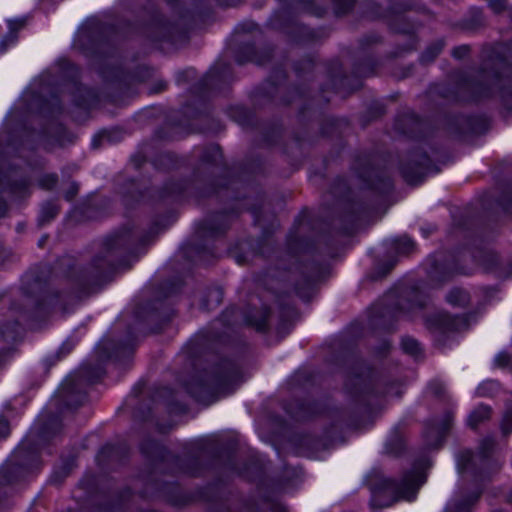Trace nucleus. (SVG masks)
Instances as JSON below:
<instances>
[{
  "instance_id": "nucleus-1",
  "label": "nucleus",
  "mask_w": 512,
  "mask_h": 512,
  "mask_svg": "<svg viewBox=\"0 0 512 512\" xmlns=\"http://www.w3.org/2000/svg\"><path fill=\"white\" fill-rule=\"evenodd\" d=\"M425 481L426 476L418 469L406 473L399 483L386 478L375 479L370 482L371 505L382 508L388 507L398 500L411 501Z\"/></svg>"
},
{
  "instance_id": "nucleus-2",
  "label": "nucleus",
  "mask_w": 512,
  "mask_h": 512,
  "mask_svg": "<svg viewBox=\"0 0 512 512\" xmlns=\"http://www.w3.org/2000/svg\"><path fill=\"white\" fill-rule=\"evenodd\" d=\"M503 47L494 48L484 60L482 69L475 79H463L460 83L459 98L463 100L479 99L489 96L494 88L503 80L500 78L499 68L505 65L502 57Z\"/></svg>"
},
{
  "instance_id": "nucleus-3",
  "label": "nucleus",
  "mask_w": 512,
  "mask_h": 512,
  "mask_svg": "<svg viewBox=\"0 0 512 512\" xmlns=\"http://www.w3.org/2000/svg\"><path fill=\"white\" fill-rule=\"evenodd\" d=\"M132 235L128 232L114 234L104 242L105 256H96L89 268L92 281L99 282L116 268L115 259L130 250Z\"/></svg>"
},
{
  "instance_id": "nucleus-4",
  "label": "nucleus",
  "mask_w": 512,
  "mask_h": 512,
  "mask_svg": "<svg viewBox=\"0 0 512 512\" xmlns=\"http://www.w3.org/2000/svg\"><path fill=\"white\" fill-rule=\"evenodd\" d=\"M495 441L493 438H485L479 447V453L473 454L469 450L459 453L457 458V466L460 473L472 472L476 473L478 470L485 468L488 457L493 451Z\"/></svg>"
},
{
  "instance_id": "nucleus-5",
  "label": "nucleus",
  "mask_w": 512,
  "mask_h": 512,
  "mask_svg": "<svg viewBox=\"0 0 512 512\" xmlns=\"http://www.w3.org/2000/svg\"><path fill=\"white\" fill-rule=\"evenodd\" d=\"M430 172H437L430 165L428 156L417 152L411 156L409 161L402 167V175L407 183L416 185Z\"/></svg>"
},
{
  "instance_id": "nucleus-6",
  "label": "nucleus",
  "mask_w": 512,
  "mask_h": 512,
  "mask_svg": "<svg viewBox=\"0 0 512 512\" xmlns=\"http://www.w3.org/2000/svg\"><path fill=\"white\" fill-rule=\"evenodd\" d=\"M427 324L443 331H460L468 328L466 316H451L445 312H437L427 318Z\"/></svg>"
},
{
  "instance_id": "nucleus-7",
  "label": "nucleus",
  "mask_w": 512,
  "mask_h": 512,
  "mask_svg": "<svg viewBox=\"0 0 512 512\" xmlns=\"http://www.w3.org/2000/svg\"><path fill=\"white\" fill-rule=\"evenodd\" d=\"M453 415L447 412L444 415L442 424H431L425 430V440L428 448H438L444 439L446 431L450 428Z\"/></svg>"
},
{
  "instance_id": "nucleus-8",
  "label": "nucleus",
  "mask_w": 512,
  "mask_h": 512,
  "mask_svg": "<svg viewBox=\"0 0 512 512\" xmlns=\"http://www.w3.org/2000/svg\"><path fill=\"white\" fill-rule=\"evenodd\" d=\"M427 298L418 288L406 289L401 293L398 301V309L410 312L426 305Z\"/></svg>"
},
{
  "instance_id": "nucleus-9",
  "label": "nucleus",
  "mask_w": 512,
  "mask_h": 512,
  "mask_svg": "<svg viewBox=\"0 0 512 512\" xmlns=\"http://www.w3.org/2000/svg\"><path fill=\"white\" fill-rule=\"evenodd\" d=\"M57 397L68 408L78 407L84 400V395L77 392L69 380H66L65 383L62 384L57 392Z\"/></svg>"
},
{
  "instance_id": "nucleus-10",
  "label": "nucleus",
  "mask_w": 512,
  "mask_h": 512,
  "mask_svg": "<svg viewBox=\"0 0 512 512\" xmlns=\"http://www.w3.org/2000/svg\"><path fill=\"white\" fill-rule=\"evenodd\" d=\"M480 494V491H476L465 499L462 496L456 497L447 504L444 512H470L471 505L477 501Z\"/></svg>"
},
{
  "instance_id": "nucleus-11",
  "label": "nucleus",
  "mask_w": 512,
  "mask_h": 512,
  "mask_svg": "<svg viewBox=\"0 0 512 512\" xmlns=\"http://www.w3.org/2000/svg\"><path fill=\"white\" fill-rule=\"evenodd\" d=\"M490 417V408L488 406L477 407L468 417V425L472 429Z\"/></svg>"
},
{
  "instance_id": "nucleus-12",
  "label": "nucleus",
  "mask_w": 512,
  "mask_h": 512,
  "mask_svg": "<svg viewBox=\"0 0 512 512\" xmlns=\"http://www.w3.org/2000/svg\"><path fill=\"white\" fill-rule=\"evenodd\" d=\"M223 292L220 288H211L208 290L206 297L202 300V307L210 310L222 302Z\"/></svg>"
},
{
  "instance_id": "nucleus-13",
  "label": "nucleus",
  "mask_w": 512,
  "mask_h": 512,
  "mask_svg": "<svg viewBox=\"0 0 512 512\" xmlns=\"http://www.w3.org/2000/svg\"><path fill=\"white\" fill-rule=\"evenodd\" d=\"M236 377V372L231 367H226L219 375L215 378V386L224 392H230L227 386Z\"/></svg>"
},
{
  "instance_id": "nucleus-14",
  "label": "nucleus",
  "mask_w": 512,
  "mask_h": 512,
  "mask_svg": "<svg viewBox=\"0 0 512 512\" xmlns=\"http://www.w3.org/2000/svg\"><path fill=\"white\" fill-rule=\"evenodd\" d=\"M446 299L454 306H465L469 302V295L461 288H454L447 294Z\"/></svg>"
},
{
  "instance_id": "nucleus-15",
  "label": "nucleus",
  "mask_w": 512,
  "mask_h": 512,
  "mask_svg": "<svg viewBox=\"0 0 512 512\" xmlns=\"http://www.w3.org/2000/svg\"><path fill=\"white\" fill-rule=\"evenodd\" d=\"M24 25L23 21H9L10 32L0 42V53L4 52L7 45L16 41L15 30L21 28Z\"/></svg>"
},
{
  "instance_id": "nucleus-16",
  "label": "nucleus",
  "mask_w": 512,
  "mask_h": 512,
  "mask_svg": "<svg viewBox=\"0 0 512 512\" xmlns=\"http://www.w3.org/2000/svg\"><path fill=\"white\" fill-rule=\"evenodd\" d=\"M59 212V209L54 203H46L42 206L41 214L39 217L40 224H45L53 219Z\"/></svg>"
},
{
  "instance_id": "nucleus-17",
  "label": "nucleus",
  "mask_w": 512,
  "mask_h": 512,
  "mask_svg": "<svg viewBox=\"0 0 512 512\" xmlns=\"http://www.w3.org/2000/svg\"><path fill=\"white\" fill-rule=\"evenodd\" d=\"M188 391L199 401L206 405L214 402L216 398L211 396L210 399H206L205 394L208 391V387L206 385H199V387L190 386L188 387Z\"/></svg>"
},
{
  "instance_id": "nucleus-18",
  "label": "nucleus",
  "mask_w": 512,
  "mask_h": 512,
  "mask_svg": "<svg viewBox=\"0 0 512 512\" xmlns=\"http://www.w3.org/2000/svg\"><path fill=\"white\" fill-rule=\"evenodd\" d=\"M401 346L404 352L414 357H417L421 352L419 342L411 337H404L402 339Z\"/></svg>"
},
{
  "instance_id": "nucleus-19",
  "label": "nucleus",
  "mask_w": 512,
  "mask_h": 512,
  "mask_svg": "<svg viewBox=\"0 0 512 512\" xmlns=\"http://www.w3.org/2000/svg\"><path fill=\"white\" fill-rule=\"evenodd\" d=\"M442 48V42L439 41L437 43H434L423 52L421 56V61L425 63L433 61L439 55Z\"/></svg>"
},
{
  "instance_id": "nucleus-20",
  "label": "nucleus",
  "mask_w": 512,
  "mask_h": 512,
  "mask_svg": "<svg viewBox=\"0 0 512 512\" xmlns=\"http://www.w3.org/2000/svg\"><path fill=\"white\" fill-rule=\"evenodd\" d=\"M393 245L398 253H409L413 248V242L410 238L403 236L393 240Z\"/></svg>"
},
{
  "instance_id": "nucleus-21",
  "label": "nucleus",
  "mask_w": 512,
  "mask_h": 512,
  "mask_svg": "<svg viewBox=\"0 0 512 512\" xmlns=\"http://www.w3.org/2000/svg\"><path fill=\"white\" fill-rule=\"evenodd\" d=\"M501 431L504 436L509 435L512 431V407L507 408L503 415Z\"/></svg>"
},
{
  "instance_id": "nucleus-22",
  "label": "nucleus",
  "mask_w": 512,
  "mask_h": 512,
  "mask_svg": "<svg viewBox=\"0 0 512 512\" xmlns=\"http://www.w3.org/2000/svg\"><path fill=\"white\" fill-rule=\"evenodd\" d=\"M497 264V256L492 252H486L482 256L481 265L486 270H491Z\"/></svg>"
},
{
  "instance_id": "nucleus-23",
  "label": "nucleus",
  "mask_w": 512,
  "mask_h": 512,
  "mask_svg": "<svg viewBox=\"0 0 512 512\" xmlns=\"http://www.w3.org/2000/svg\"><path fill=\"white\" fill-rule=\"evenodd\" d=\"M352 6H353L352 0H337L335 2V6H334L335 13L337 15H343L346 12H348L352 8Z\"/></svg>"
},
{
  "instance_id": "nucleus-24",
  "label": "nucleus",
  "mask_w": 512,
  "mask_h": 512,
  "mask_svg": "<svg viewBox=\"0 0 512 512\" xmlns=\"http://www.w3.org/2000/svg\"><path fill=\"white\" fill-rule=\"evenodd\" d=\"M141 450L144 454H146L147 456L151 457V458H154V454L157 452V451H160L161 450V447L159 446L158 443L154 442V441H150L146 444H143L141 446Z\"/></svg>"
},
{
  "instance_id": "nucleus-25",
  "label": "nucleus",
  "mask_w": 512,
  "mask_h": 512,
  "mask_svg": "<svg viewBox=\"0 0 512 512\" xmlns=\"http://www.w3.org/2000/svg\"><path fill=\"white\" fill-rule=\"evenodd\" d=\"M268 314L267 312L263 313L259 319H251L248 318L247 321L249 324L255 326L258 330H264L266 327Z\"/></svg>"
},
{
  "instance_id": "nucleus-26",
  "label": "nucleus",
  "mask_w": 512,
  "mask_h": 512,
  "mask_svg": "<svg viewBox=\"0 0 512 512\" xmlns=\"http://www.w3.org/2000/svg\"><path fill=\"white\" fill-rule=\"evenodd\" d=\"M57 182V176L54 174L45 175L41 180L40 184L46 189H51Z\"/></svg>"
},
{
  "instance_id": "nucleus-27",
  "label": "nucleus",
  "mask_w": 512,
  "mask_h": 512,
  "mask_svg": "<svg viewBox=\"0 0 512 512\" xmlns=\"http://www.w3.org/2000/svg\"><path fill=\"white\" fill-rule=\"evenodd\" d=\"M430 392L435 396H441L444 392V386L439 381H432L429 385Z\"/></svg>"
},
{
  "instance_id": "nucleus-28",
  "label": "nucleus",
  "mask_w": 512,
  "mask_h": 512,
  "mask_svg": "<svg viewBox=\"0 0 512 512\" xmlns=\"http://www.w3.org/2000/svg\"><path fill=\"white\" fill-rule=\"evenodd\" d=\"M430 274V278L433 280V281H437L438 283H442L444 282L448 276L447 275H444L442 277H439L438 274H439V267L437 265H434L432 270L429 272Z\"/></svg>"
},
{
  "instance_id": "nucleus-29",
  "label": "nucleus",
  "mask_w": 512,
  "mask_h": 512,
  "mask_svg": "<svg viewBox=\"0 0 512 512\" xmlns=\"http://www.w3.org/2000/svg\"><path fill=\"white\" fill-rule=\"evenodd\" d=\"M495 361L499 366H506L509 365L512 360L510 355H508L507 353H500L495 358Z\"/></svg>"
},
{
  "instance_id": "nucleus-30",
  "label": "nucleus",
  "mask_w": 512,
  "mask_h": 512,
  "mask_svg": "<svg viewBox=\"0 0 512 512\" xmlns=\"http://www.w3.org/2000/svg\"><path fill=\"white\" fill-rule=\"evenodd\" d=\"M468 52H469V47L463 45V46L454 48L452 54L455 58L460 59V58L465 57L468 54Z\"/></svg>"
},
{
  "instance_id": "nucleus-31",
  "label": "nucleus",
  "mask_w": 512,
  "mask_h": 512,
  "mask_svg": "<svg viewBox=\"0 0 512 512\" xmlns=\"http://www.w3.org/2000/svg\"><path fill=\"white\" fill-rule=\"evenodd\" d=\"M501 89H502V97H503L505 106L509 110H512V106L510 105V98L512 99V90L506 89L504 87H501Z\"/></svg>"
},
{
  "instance_id": "nucleus-32",
  "label": "nucleus",
  "mask_w": 512,
  "mask_h": 512,
  "mask_svg": "<svg viewBox=\"0 0 512 512\" xmlns=\"http://www.w3.org/2000/svg\"><path fill=\"white\" fill-rule=\"evenodd\" d=\"M9 434V423L5 419H0V438L6 437Z\"/></svg>"
},
{
  "instance_id": "nucleus-33",
  "label": "nucleus",
  "mask_w": 512,
  "mask_h": 512,
  "mask_svg": "<svg viewBox=\"0 0 512 512\" xmlns=\"http://www.w3.org/2000/svg\"><path fill=\"white\" fill-rule=\"evenodd\" d=\"M77 193H78V185L76 183H72L70 188L68 189V191L65 194V198L70 201L76 196Z\"/></svg>"
},
{
  "instance_id": "nucleus-34",
  "label": "nucleus",
  "mask_w": 512,
  "mask_h": 512,
  "mask_svg": "<svg viewBox=\"0 0 512 512\" xmlns=\"http://www.w3.org/2000/svg\"><path fill=\"white\" fill-rule=\"evenodd\" d=\"M489 2L495 12H499L504 8L503 0H489Z\"/></svg>"
},
{
  "instance_id": "nucleus-35",
  "label": "nucleus",
  "mask_w": 512,
  "mask_h": 512,
  "mask_svg": "<svg viewBox=\"0 0 512 512\" xmlns=\"http://www.w3.org/2000/svg\"><path fill=\"white\" fill-rule=\"evenodd\" d=\"M373 187L378 190H388L391 188V181L389 179L383 180V187L373 184Z\"/></svg>"
},
{
  "instance_id": "nucleus-36",
  "label": "nucleus",
  "mask_w": 512,
  "mask_h": 512,
  "mask_svg": "<svg viewBox=\"0 0 512 512\" xmlns=\"http://www.w3.org/2000/svg\"><path fill=\"white\" fill-rule=\"evenodd\" d=\"M392 268H393V264L392 263L386 264L384 269H383V271H381V273H380V277H383L386 274H388L391 271Z\"/></svg>"
},
{
  "instance_id": "nucleus-37",
  "label": "nucleus",
  "mask_w": 512,
  "mask_h": 512,
  "mask_svg": "<svg viewBox=\"0 0 512 512\" xmlns=\"http://www.w3.org/2000/svg\"><path fill=\"white\" fill-rule=\"evenodd\" d=\"M211 150H212V153L214 155L213 161H216V157L220 156V150H219L218 147H212Z\"/></svg>"
},
{
  "instance_id": "nucleus-38",
  "label": "nucleus",
  "mask_w": 512,
  "mask_h": 512,
  "mask_svg": "<svg viewBox=\"0 0 512 512\" xmlns=\"http://www.w3.org/2000/svg\"><path fill=\"white\" fill-rule=\"evenodd\" d=\"M507 501L512 502V490L510 491V493L507 496Z\"/></svg>"
},
{
  "instance_id": "nucleus-39",
  "label": "nucleus",
  "mask_w": 512,
  "mask_h": 512,
  "mask_svg": "<svg viewBox=\"0 0 512 512\" xmlns=\"http://www.w3.org/2000/svg\"><path fill=\"white\" fill-rule=\"evenodd\" d=\"M92 145H93L94 148L98 147V142H97L96 138L93 140Z\"/></svg>"
},
{
  "instance_id": "nucleus-40",
  "label": "nucleus",
  "mask_w": 512,
  "mask_h": 512,
  "mask_svg": "<svg viewBox=\"0 0 512 512\" xmlns=\"http://www.w3.org/2000/svg\"><path fill=\"white\" fill-rule=\"evenodd\" d=\"M3 214V205L0 204V216Z\"/></svg>"
},
{
  "instance_id": "nucleus-41",
  "label": "nucleus",
  "mask_w": 512,
  "mask_h": 512,
  "mask_svg": "<svg viewBox=\"0 0 512 512\" xmlns=\"http://www.w3.org/2000/svg\"><path fill=\"white\" fill-rule=\"evenodd\" d=\"M292 413H293L296 417H299V418H300V417H302V415H300V414H299V413H297V412H295V413H294V412H292Z\"/></svg>"
},
{
  "instance_id": "nucleus-42",
  "label": "nucleus",
  "mask_w": 512,
  "mask_h": 512,
  "mask_svg": "<svg viewBox=\"0 0 512 512\" xmlns=\"http://www.w3.org/2000/svg\"><path fill=\"white\" fill-rule=\"evenodd\" d=\"M99 136H100V137H106V136H107V134H106V132H104V133L100 134Z\"/></svg>"
},
{
  "instance_id": "nucleus-43",
  "label": "nucleus",
  "mask_w": 512,
  "mask_h": 512,
  "mask_svg": "<svg viewBox=\"0 0 512 512\" xmlns=\"http://www.w3.org/2000/svg\"><path fill=\"white\" fill-rule=\"evenodd\" d=\"M76 104L79 105V106L83 105V103L81 101H76Z\"/></svg>"
}]
</instances>
